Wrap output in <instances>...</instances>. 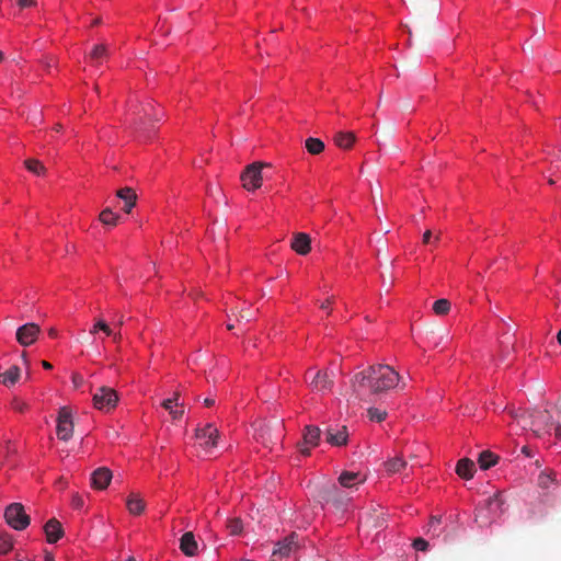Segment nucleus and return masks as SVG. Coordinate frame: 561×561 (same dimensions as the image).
<instances>
[{"label": "nucleus", "instance_id": "nucleus-47", "mask_svg": "<svg viewBox=\"0 0 561 561\" xmlns=\"http://www.w3.org/2000/svg\"><path fill=\"white\" fill-rule=\"evenodd\" d=\"M72 382H73V386H75L76 388H79V387H81V386L83 385L84 379H83V377H82L81 375H79V374H73V376H72Z\"/></svg>", "mask_w": 561, "mask_h": 561}, {"label": "nucleus", "instance_id": "nucleus-32", "mask_svg": "<svg viewBox=\"0 0 561 561\" xmlns=\"http://www.w3.org/2000/svg\"><path fill=\"white\" fill-rule=\"evenodd\" d=\"M386 469L389 473H397L407 466V461L401 457H394L386 462Z\"/></svg>", "mask_w": 561, "mask_h": 561}, {"label": "nucleus", "instance_id": "nucleus-14", "mask_svg": "<svg viewBox=\"0 0 561 561\" xmlns=\"http://www.w3.org/2000/svg\"><path fill=\"white\" fill-rule=\"evenodd\" d=\"M504 503L502 492H495L492 496L488 497L482 506H484L491 515L501 516L504 513Z\"/></svg>", "mask_w": 561, "mask_h": 561}, {"label": "nucleus", "instance_id": "nucleus-6", "mask_svg": "<svg viewBox=\"0 0 561 561\" xmlns=\"http://www.w3.org/2000/svg\"><path fill=\"white\" fill-rule=\"evenodd\" d=\"M73 433L71 410L68 407L59 409L57 417V436L61 440H69Z\"/></svg>", "mask_w": 561, "mask_h": 561}, {"label": "nucleus", "instance_id": "nucleus-39", "mask_svg": "<svg viewBox=\"0 0 561 561\" xmlns=\"http://www.w3.org/2000/svg\"><path fill=\"white\" fill-rule=\"evenodd\" d=\"M413 547H414L415 550L426 551L427 548H428V542L425 539H423V538H416L413 541Z\"/></svg>", "mask_w": 561, "mask_h": 561}, {"label": "nucleus", "instance_id": "nucleus-27", "mask_svg": "<svg viewBox=\"0 0 561 561\" xmlns=\"http://www.w3.org/2000/svg\"><path fill=\"white\" fill-rule=\"evenodd\" d=\"M499 461V457L490 450H484L479 455L478 463L481 469L486 470L492 466H495Z\"/></svg>", "mask_w": 561, "mask_h": 561}, {"label": "nucleus", "instance_id": "nucleus-48", "mask_svg": "<svg viewBox=\"0 0 561 561\" xmlns=\"http://www.w3.org/2000/svg\"><path fill=\"white\" fill-rule=\"evenodd\" d=\"M431 237H432V232H431V230H426V231L424 232V234H423V242H424V243H428V242H430V240H431Z\"/></svg>", "mask_w": 561, "mask_h": 561}, {"label": "nucleus", "instance_id": "nucleus-1", "mask_svg": "<svg viewBox=\"0 0 561 561\" xmlns=\"http://www.w3.org/2000/svg\"><path fill=\"white\" fill-rule=\"evenodd\" d=\"M371 392L380 393L394 388L400 380L399 374L389 365L371 366L363 376Z\"/></svg>", "mask_w": 561, "mask_h": 561}, {"label": "nucleus", "instance_id": "nucleus-28", "mask_svg": "<svg viewBox=\"0 0 561 561\" xmlns=\"http://www.w3.org/2000/svg\"><path fill=\"white\" fill-rule=\"evenodd\" d=\"M355 141V135L353 133L340 131L334 136V142L342 149H350Z\"/></svg>", "mask_w": 561, "mask_h": 561}, {"label": "nucleus", "instance_id": "nucleus-35", "mask_svg": "<svg viewBox=\"0 0 561 561\" xmlns=\"http://www.w3.org/2000/svg\"><path fill=\"white\" fill-rule=\"evenodd\" d=\"M449 310H450V302H449V300H447L445 298L436 300L433 305V311L437 316H445L449 312Z\"/></svg>", "mask_w": 561, "mask_h": 561}, {"label": "nucleus", "instance_id": "nucleus-59", "mask_svg": "<svg viewBox=\"0 0 561 561\" xmlns=\"http://www.w3.org/2000/svg\"><path fill=\"white\" fill-rule=\"evenodd\" d=\"M557 407H558V411L561 413V399L558 401Z\"/></svg>", "mask_w": 561, "mask_h": 561}, {"label": "nucleus", "instance_id": "nucleus-20", "mask_svg": "<svg viewBox=\"0 0 561 561\" xmlns=\"http://www.w3.org/2000/svg\"><path fill=\"white\" fill-rule=\"evenodd\" d=\"M296 536L293 534L285 538L283 541L277 542L273 554H279L280 557H288L290 552L296 549L297 542L295 541Z\"/></svg>", "mask_w": 561, "mask_h": 561}, {"label": "nucleus", "instance_id": "nucleus-34", "mask_svg": "<svg viewBox=\"0 0 561 561\" xmlns=\"http://www.w3.org/2000/svg\"><path fill=\"white\" fill-rule=\"evenodd\" d=\"M440 524V516H432L427 525V534H431L432 537H439L442 534Z\"/></svg>", "mask_w": 561, "mask_h": 561}, {"label": "nucleus", "instance_id": "nucleus-44", "mask_svg": "<svg viewBox=\"0 0 561 561\" xmlns=\"http://www.w3.org/2000/svg\"><path fill=\"white\" fill-rule=\"evenodd\" d=\"M28 405L25 403V402H21V401H18L15 400L13 402V409L19 411V412H24L25 410H27Z\"/></svg>", "mask_w": 561, "mask_h": 561}, {"label": "nucleus", "instance_id": "nucleus-30", "mask_svg": "<svg viewBox=\"0 0 561 561\" xmlns=\"http://www.w3.org/2000/svg\"><path fill=\"white\" fill-rule=\"evenodd\" d=\"M358 472L344 471L339 477V483L344 488H352L353 485L362 482Z\"/></svg>", "mask_w": 561, "mask_h": 561}, {"label": "nucleus", "instance_id": "nucleus-22", "mask_svg": "<svg viewBox=\"0 0 561 561\" xmlns=\"http://www.w3.org/2000/svg\"><path fill=\"white\" fill-rule=\"evenodd\" d=\"M179 398H180V393L179 392H175L174 393V397L171 398V399H167L162 402V407L169 411V413L171 414L172 419L173 420H179L182 417L183 413H184V410L183 409H173V403L176 405V407H183L182 403L179 402Z\"/></svg>", "mask_w": 561, "mask_h": 561}, {"label": "nucleus", "instance_id": "nucleus-60", "mask_svg": "<svg viewBox=\"0 0 561 561\" xmlns=\"http://www.w3.org/2000/svg\"><path fill=\"white\" fill-rule=\"evenodd\" d=\"M375 526H376V527H381V526H382V523H381V522H377V523L375 524Z\"/></svg>", "mask_w": 561, "mask_h": 561}, {"label": "nucleus", "instance_id": "nucleus-58", "mask_svg": "<svg viewBox=\"0 0 561 561\" xmlns=\"http://www.w3.org/2000/svg\"><path fill=\"white\" fill-rule=\"evenodd\" d=\"M233 328H234V324H233V323H230V322H229V323L227 324V329H228V330H232Z\"/></svg>", "mask_w": 561, "mask_h": 561}, {"label": "nucleus", "instance_id": "nucleus-50", "mask_svg": "<svg viewBox=\"0 0 561 561\" xmlns=\"http://www.w3.org/2000/svg\"><path fill=\"white\" fill-rule=\"evenodd\" d=\"M204 404H205L206 407H213V405L215 404V400H214L213 398H206V399L204 400Z\"/></svg>", "mask_w": 561, "mask_h": 561}, {"label": "nucleus", "instance_id": "nucleus-25", "mask_svg": "<svg viewBox=\"0 0 561 561\" xmlns=\"http://www.w3.org/2000/svg\"><path fill=\"white\" fill-rule=\"evenodd\" d=\"M495 517L496 516L491 515V513H489L488 510L482 505L476 508L474 522L481 528L492 525Z\"/></svg>", "mask_w": 561, "mask_h": 561}, {"label": "nucleus", "instance_id": "nucleus-4", "mask_svg": "<svg viewBox=\"0 0 561 561\" xmlns=\"http://www.w3.org/2000/svg\"><path fill=\"white\" fill-rule=\"evenodd\" d=\"M318 499L322 504H333L336 508H342L346 503L344 492L334 483L322 486Z\"/></svg>", "mask_w": 561, "mask_h": 561}, {"label": "nucleus", "instance_id": "nucleus-49", "mask_svg": "<svg viewBox=\"0 0 561 561\" xmlns=\"http://www.w3.org/2000/svg\"><path fill=\"white\" fill-rule=\"evenodd\" d=\"M554 435H556L557 438L561 439V424H558L554 427Z\"/></svg>", "mask_w": 561, "mask_h": 561}, {"label": "nucleus", "instance_id": "nucleus-9", "mask_svg": "<svg viewBox=\"0 0 561 561\" xmlns=\"http://www.w3.org/2000/svg\"><path fill=\"white\" fill-rule=\"evenodd\" d=\"M321 431L318 426L307 425L302 433V443L299 444V450L304 456L310 455V448L319 445Z\"/></svg>", "mask_w": 561, "mask_h": 561}, {"label": "nucleus", "instance_id": "nucleus-19", "mask_svg": "<svg viewBox=\"0 0 561 561\" xmlns=\"http://www.w3.org/2000/svg\"><path fill=\"white\" fill-rule=\"evenodd\" d=\"M180 549L181 551L188 557H192L197 551V542L193 533H185L180 539Z\"/></svg>", "mask_w": 561, "mask_h": 561}, {"label": "nucleus", "instance_id": "nucleus-38", "mask_svg": "<svg viewBox=\"0 0 561 561\" xmlns=\"http://www.w3.org/2000/svg\"><path fill=\"white\" fill-rule=\"evenodd\" d=\"M231 535H238L242 531V522L239 518H232L227 525Z\"/></svg>", "mask_w": 561, "mask_h": 561}, {"label": "nucleus", "instance_id": "nucleus-37", "mask_svg": "<svg viewBox=\"0 0 561 561\" xmlns=\"http://www.w3.org/2000/svg\"><path fill=\"white\" fill-rule=\"evenodd\" d=\"M367 413H368V417L371 421H376V422H382L387 416V412L385 410H380L377 408H369L367 410Z\"/></svg>", "mask_w": 561, "mask_h": 561}, {"label": "nucleus", "instance_id": "nucleus-29", "mask_svg": "<svg viewBox=\"0 0 561 561\" xmlns=\"http://www.w3.org/2000/svg\"><path fill=\"white\" fill-rule=\"evenodd\" d=\"M99 219L105 226L115 227V226H117L121 217H119V215L115 214L112 210V208L106 207L105 209H103L101 211Z\"/></svg>", "mask_w": 561, "mask_h": 561}, {"label": "nucleus", "instance_id": "nucleus-16", "mask_svg": "<svg viewBox=\"0 0 561 561\" xmlns=\"http://www.w3.org/2000/svg\"><path fill=\"white\" fill-rule=\"evenodd\" d=\"M310 243H311V239H310L309 234L304 233V232H298V233L294 234L290 247L296 253H298L300 255H306L310 251Z\"/></svg>", "mask_w": 561, "mask_h": 561}, {"label": "nucleus", "instance_id": "nucleus-56", "mask_svg": "<svg viewBox=\"0 0 561 561\" xmlns=\"http://www.w3.org/2000/svg\"><path fill=\"white\" fill-rule=\"evenodd\" d=\"M61 128H62V126H61L60 124H57V125L55 126V130H56V131H60V130H61Z\"/></svg>", "mask_w": 561, "mask_h": 561}, {"label": "nucleus", "instance_id": "nucleus-17", "mask_svg": "<svg viewBox=\"0 0 561 561\" xmlns=\"http://www.w3.org/2000/svg\"><path fill=\"white\" fill-rule=\"evenodd\" d=\"M44 531L49 543L57 542L64 536L61 524L56 518H51L45 524Z\"/></svg>", "mask_w": 561, "mask_h": 561}, {"label": "nucleus", "instance_id": "nucleus-12", "mask_svg": "<svg viewBox=\"0 0 561 561\" xmlns=\"http://www.w3.org/2000/svg\"><path fill=\"white\" fill-rule=\"evenodd\" d=\"M99 332H103L106 336L112 337L113 342L116 344H119L122 340V334L119 332H115L111 323L101 318L96 320L90 330V333L93 335Z\"/></svg>", "mask_w": 561, "mask_h": 561}, {"label": "nucleus", "instance_id": "nucleus-33", "mask_svg": "<svg viewBox=\"0 0 561 561\" xmlns=\"http://www.w3.org/2000/svg\"><path fill=\"white\" fill-rule=\"evenodd\" d=\"M24 164H25V168L36 174V175H43L45 174V167L43 165V163L36 159H27L24 161Z\"/></svg>", "mask_w": 561, "mask_h": 561}, {"label": "nucleus", "instance_id": "nucleus-15", "mask_svg": "<svg viewBox=\"0 0 561 561\" xmlns=\"http://www.w3.org/2000/svg\"><path fill=\"white\" fill-rule=\"evenodd\" d=\"M116 196L124 202L123 210L127 214L136 206L137 194L134 188L125 186L116 192Z\"/></svg>", "mask_w": 561, "mask_h": 561}, {"label": "nucleus", "instance_id": "nucleus-40", "mask_svg": "<svg viewBox=\"0 0 561 561\" xmlns=\"http://www.w3.org/2000/svg\"><path fill=\"white\" fill-rule=\"evenodd\" d=\"M71 505H72V507H73V508H76V510H81V508H83L84 501H83L82 496H81V495H79V494H77V493H76V494H73V495H72V499H71Z\"/></svg>", "mask_w": 561, "mask_h": 561}, {"label": "nucleus", "instance_id": "nucleus-46", "mask_svg": "<svg viewBox=\"0 0 561 561\" xmlns=\"http://www.w3.org/2000/svg\"><path fill=\"white\" fill-rule=\"evenodd\" d=\"M111 325L113 327V329H117V328H121L123 324H124V316H119L117 318H114L111 322Z\"/></svg>", "mask_w": 561, "mask_h": 561}, {"label": "nucleus", "instance_id": "nucleus-18", "mask_svg": "<svg viewBox=\"0 0 561 561\" xmlns=\"http://www.w3.org/2000/svg\"><path fill=\"white\" fill-rule=\"evenodd\" d=\"M476 472V465L474 462L469 458H461L458 460L456 465V473L466 480H470L473 478Z\"/></svg>", "mask_w": 561, "mask_h": 561}, {"label": "nucleus", "instance_id": "nucleus-57", "mask_svg": "<svg viewBox=\"0 0 561 561\" xmlns=\"http://www.w3.org/2000/svg\"><path fill=\"white\" fill-rule=\"evenodd\" d=\"M548 182L550 185H553V184H556L557 181L553 178H550Z\"/></svg>", "mask_w": 561, "mask_h": 561}, {"label": "nucleus", "instance_id": "nucleus-43", "mask_svg": "<svg viewBox=\"0 0 561 561\" xmlns=\"http://www.w3.org/2000/svg\"><path fill=\"white\" fill-rule=\"evenodd\" d=\"M237 321H238V322H240V323H241V322H245V323H248V322H250V321H251V316L249 314V312H248V311H241V312L239 313V316L237 317Z\"/></svg>", "mask_w": 561, "mask_h": 561}, {"label": "nucleus", "instance_id": "nucleus-7", "mask_svg": "<svg viewBox=\"0 0 561 561\" xmlns=\"http://www.w3.org/2000/svg\"><path fill=\"white\" fill-rule=\"evenodd\" d=\"M41 334V328L34 322L25 323L18 328L15 339L23 347L33 345Z\"/></svg>", "mask_w": 561, "mask_h": 561}, {"label": "nucleus", "instance_id": "nucleus-42", "mask_svg": "<svg viewBox=\"0 0 561 561\" xmlns=\"http://www.w3.org/2000/svg\"><path fill=\"white\" fill-rule=\"evenodd\" d=\"M16 1H18V5L21 9L36 7V4H37L36 0H16Z\"/></svg>", "mask_w": 561, "mask_h": 561}, {"label": "nucleus", "instance_id": "nucleus-10", "mask_svg": "<svg viewBox=\"0 0 561 561\" xmlns=\"http://www.w3.org/2000/svg\"><path fill=\"white\" fill-rule=\"evenodd\" d=\"M325 440L332 446L341 447L345 446L348 440V432L346 426H340L337 428L329 427L325 431Z\"/></svg>", "mask_w": 561, "mask_h": 561}, {"label": "nucleus", "instance_id": "nucleus-41", "mask_svg": "<svg viewBox=\"0 0 561 561\" xmlns=\"http://www.w3.org/2000/svg\"><path fill=\"white\" fill-rule=\"evenodd\" d=\"M552 482V479L545 473H540L538 478V483L541 488H548L549 484Z\"/></svg>", "mask_w": 561, "mask_h": 561}, {"label": "nucleus", "instance_id": "nucleus-62", "mask_svg": "<svg viewBox=\"0 0 561 561\" xmlns=\"http://www.w3.org/2000/svg\"><path fill=\"white\" fill-rule=\"evenodd\" d=\"M3 59V54L2 51L0 50V61Z\"/></svg>", "mask_w": 561, "mask_h": 561}, {"label": "nucleus", "instance_id": "nucleus-31", "mask_svg": "<svg viewBox=\"0 0 561 561\" xmlns=\"http://www.w3.org/2000/svg\"><path fill=\"white\" fill-rule=\"evenodd\" d=\"M305 147L310 154H320L324 150V142L319 138L309 137L305 141Z\"/></svg>", "mask_w": 561, "mask_h": 561}, {"label": "nucleus", "instance_id": "nucleus-11", "mask_svg": "<svg viewBox=\"0 0 561 561\" xmlns=\"http://www.w3.org/2000/svg\"><path fill=\"white\" fill-rule=\"evenodd\" d=\"M113 478L112 471L106 467H100L91 473V485L96 490H105Z\"/></svg>", "mask_w": 561, "mask_h": 561}, {"label": "nucleus", "instance_id": "nucleus-3", "mask_svg": "<svg viewBox=\"0 0 561 561\" xmlns=\"http://www.w3.org/2000/svg\"><path fill=\"white\" fill-rule=\"evenodd\" d=\"M270 167L268 163L253 162L249 164L241 174L242 185L248 191H254L262 186V169Z\"/></svg>", "mask_w": 561, "mask_h": 561}, {"label": "nucleus", "instance_id": "nucleus-45", "mask_svg": "<svg viewBox=\"0 0 561 561\" xmlns=\"http://www.w3.org/2000/svg\"><path fill=\"white\" fill-rule=\"evenodd\" d=\"M334 301V297H329L328 299H325L321 305H320V308L323 309V310H328V312L330 313L331 312V305L333 304Z\"/></svg>", "mask_w": 561, "mask_h": 561}, {"label": "nucleus", "instance_id": "nucleus-24", "mask_svg": "<svg viewBox=\"0 0 561 561\" xmlns=\"http://www.w3.org/2000/svg\"><path fill=\"white\" fill-rule=\"evenodd\" d=\"M127 510L133 515H140L145 511V502L138 494L131 493L126 501Z\"/></svg>", "mask_w": 561, "mask_h": 561}, {"label": "nucleus", "instance_id": "nucleus-26", "mask_svg": "<svg viewBox=\"0 0 561 561\" xmlns=\"http://www.w3.org/2000/svg\"><path fill=\"white\" fill-rule=\"evenodd\" d=\"M107 57V48L104 44H99L93 47L88 58L93 65H100Z\"/></svg>", "mask_w": 561, "mask_h": 561}, {"label": "nucleus", "instance_id": "nucleus-13", "mask_svg": "<svg viewBox=\"0 0 561 561\" xmlns=\"http://www.w3.org/2000/svg\"><path fill=\"white\" fill-rule=\"evenodd\" d=\"M531 420V426L538 430L550 428L552 423V415L548 410H535L529 414Z\"/></svg>", "mask_w": 561, "mask_h": 561}, {"label": "nucleus", "instance_id": "nucleus-54", "mask_svg": "<svg viewBox=\"0 0 561 561\" xmlns=\"http://www.w3.org/2000/svg\"><path fill=\"white\" fill-rule=\"evenodd\" d=\"M557 341H558L559 345L561 346V330L557 334Z\"/></svg>", "mask_w": 561, "mask_h": 561}, {"label": "nucleus", "instance_id": "nucleus-61", "mask_svg": "<svg viewBox=\"0 0 561 561\" xmlns=\"http://www.w3.org/2000/svg\"><path fill=\"white\" fill-rule=\"evenodd\" d=\"M127 561H137L134 557H129Z\"/></svg>", "mask_w": 561, "mask_h": 561}, {"label": "nucleus", "instance_id": "nucleus-2", "mask_svg": "<svg viewBox=\"0 0 561 561\" xmlns=\"http://www.w3.org/2000/svg\"><path fill=\"white\" fill-rule=\"evenodd\" d=\"M4 518L7 524L15 530H23L31 523V518L25 513L24 506L21 503H12L7 506Z\"/></svg>", "mask_w": 561, "mask_h": 561}, {"label": "nucleus", "instance_id": "nucleus-5", "mask_svg": "<svg viewBox=\"0 0 561 561\" xmlns=\"http://www.w3.org/2000/svg\"><path fill=\"white\" fill-rule=\"evenodd\" d=\"M118 396L116 391L110 387H100L93 394V404L99 410L110 411L116 407Z\"/></svg>", "mask_w": 561, "mask_h": 561}, {"label": "nucleus", "instance_id": "nucleus-52", "mask_svg": "<svg viewBox=\"0 0 561 561\" xmlns=\"http://www.w3.org/2000/svg\"><path fill=\"white\" fill-rule=\"evenodd\" d=\"M522 453H523V454H525V455H526V456H528V457L530 456V450H529V448H528L527 446H524V447L522 448Z\"/></svg>", "mask_w": 561, "mask_h": 561}, {"label": "nucleus", "instance_id": "nucleus-23", "mask_svg": "<svg viewBox=\"0 0 561 561\" xmlns=\"http://www.w3.org/2000/svg\"><path fill=\"white\" fill-rule=\"evenodd\" d=\"M20 368L16 365L9 367L5 371L0 373V382L7 387H11L16 383L20 378Z\"/></svg>", "mask_w": 561, "mask_h": 561}, {"label": "nucleus", "instance_id": "nucleus-8", "mask_svg": "<svg viewBox=\"0 0 561 561\" xmlns=\"http://www.w3.org/2000/svg\"><path fill=\"white\" fill-rule=\"evenodd\" d=\"M218 437L219 432L217 427L210 423L206 424L202 428H196V438L199 440L201 447L206 451H210L217 447Z\"/></svg>", "mask_w": 561, "mask_h": 561}, {"label": "nucleus", "instance_id": "nucleus-53", "mask_svg": "<svg viewBox=\"0 0 561 561\" xmlns=\"http://www.w3.org/2000/svg\"><path fill=\"white\" fill-rule=\"evenodd\" d=\"M43 366H44V368H46V369H50V368H51V364H50V363H48V362H43Z\"/></svg>", "mask_w": 561, "mask_h": 561}, {"label": "nucleus", "instance_id": "nucleus-51", "mask_svg": "<svg viewBox=\"0 0 561 561\" xmlns=\"http://www.w3.org/2000/svg\"><path fill=\"white\" fill-rule=\"evenodd\" d=\"M48 334L50 337H57L58 331L54 328L49 329Z\"/></svg>", "mask_w": 561, "mask_h": 561}, {"label": "nucleus", "instance_id": "nucleus-55", "mask_svg": "<svg viewBox=\"0 0 561 561\" xmlns=\"http://www.w3.org/2000/svg\"><path fill=\"white\" fill-rule=\"evenodd\" d=\"M101 23V19H95L93 22H92V25H99Z\"/></svg>", "mask_w": 561, "mask_h": 561}, {"label": "nucleus", "instance_id": "nucleus-21", "mask_svg": "<svg viewBox=\"0 0 561 561\" xmlns=\"http://www.w3.org/2000/svg\"><path fill=\"white\" fill-rule=\"evenodd\" d=\"M311 386L317 391H328L331 389L332 380L327 373L317 371L311 380Z\"/></svg>", "mask_w": 561, "mask_h": 561}, {"label": "nucleus", "instance_id": "nucleus-36", "mask_svg": "<svg viewBox=\"0 0 561 561\" xmlns=\"http://www.w3.org/2000/svg\"><path fill=\"white\" fill-rule=\"evenodd\" d=\"M13 548L12 538L9 534H0V553L7 554Z\"/></svg>", "mask_w": 561, "mask_h": 561}]
</instances>
